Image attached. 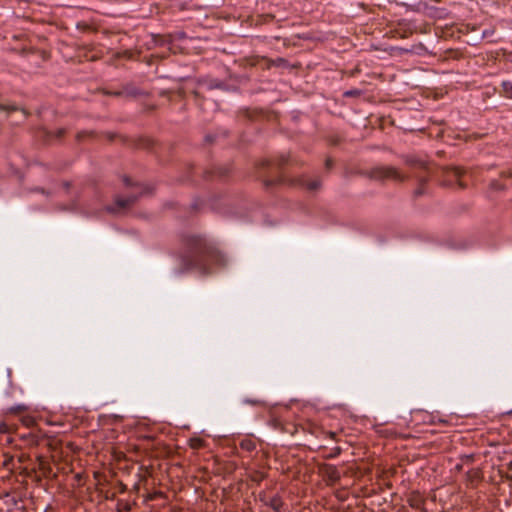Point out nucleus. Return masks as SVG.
I'll list each match as a JSON object with an SVG mask.
<instances>
[{"mask_svg": "<svg viewBox=\"0 0 512 512\" xmlns=\"http://www.w3.org/2000/svg\"><path fill=\"white\" fill-rule=\"evenodd\" d=\"M299 184L303 187H305L307 190L313 192L317 191L320 186V180L319 179H311L308 176H303L298 180Z\"/></svg>", "mask_w": 512, "mask_h": 512, "instance_id": "nucleus-4", "label": "nucleus"}, {"mask_svg": "<svg viewBox=\"0 0 512 512\" xmlns=\"http://www.w3.org/2000/svg\"><path fill=\"white\" fill-rule=\"evenodd\" d=\"M243 403L251 404V405H257L259 403L258 400H251V399H244Z\"/></svg>", "mask_w": 512, "mask_h": 512, "instance_id": "nucleus-11", "label": "nucleus"}, {"mask_svg": "<svg viewBox=\"0 0 512 512\" xmlns=\"http://www.w3.org/2000/svg\"><path fill=\"white\" fill-rule=\"evenodd\" d=\"M266 505H268L274 511L280 512L283 506V502L279 496H273L266 502Z\"/></svg>", "mask_w": 512, "mask_h": 512, "instance_id": "nucleus-6", "label": "nucleus"}, {"mask_svg": "<svg viewBox=\"0 0 512 512\" xmlns=\"http://www.w3.org/2000/svg\"><path fill=\"white\" fill-rule=\"evenodd\" d=\"M124 183L126 186H133L132 181L128 177L124 178Z\"/></svg>", "mask_w": 512, "mask_h": 512, "instance_id": "nucleus-13", "label": "nucleus"}, {"mask_svg": "<svg viewBox=\"0 0 512 512\" xmlns=\"http://www.w3.org/2000/svg\"><path fill=\"white\" fill-rule=\"evenodd\" d=\"M374 177L378 179H394L402 181L404 177L394 167H381L374 172Z\"/></svg>", "mask_w": 512, "mask_h": 512, "instance_id": "nucleus-3", "label": "nucleus"}, {"mask_svg": "<svg viewBox=\"0 0 512 512\" xmlns=\"http://www.w3.org/2000/svg\"><path fill=\"white\" fill-rule=\"evenodd\" d=\"M137 200V195L131 194L127 197H117L112 206H108L107 210L111 213H121Z\"/></svg>", "mask_w": 512, "mask_h": 512, "instance_id": "nucleus-2", "label": "nucleus"}, {"mask_svg": "<svg viewBox=\"0 0 512 512\" xmlns=\"http://www.w3.org/2000/svg\"><path fill=\"white\" fill-rule=\"evenodd\" d=\"M325 165L327 169H330L332 167V161L330 159H327Z\"/></svg>", "mask_w": 512, "mask_h": 512, "instance_id": "nucleus-14", "label": "nucleus"}, {"mask_svg": "<svg viewBox=\"0 0 512 512\" xmlns=\"http://www.w3.org/2000/svg\"><path fill=\"white\" fill-rule=\"evenodd\" d=\"M69 210L77 211L78 210L77 204L76 203L72 204V206H71V208Z\"/></svg>", "mask_w": 512, "mask_h": 512, "instance_id": "nucleus-15", "label": "nucleus"}, {"mask_svg": "<svg viewBox=\"0 0 512 512\" xmlns=\"http://www.w3.org/2000/svg\"><path fill=\"white\" fill-rule=\"evenodd\" d=\"M191 446L193 448H199L202 446V440L201 439H192L191 440Z\"/></svg>", "mask_w": 512, "mask_h": 512, "instance_id": "nucleus-9", "label": "nucleus"}, {"mask_svg": "<svg viewBox=\"0 0 512 512\" xmlns=\"http://www.w3.org/2000/svg\"><path fill=\"white\" fill-rule=\"evenodd\" d=\"M423 193H424V191L422 190V188H418V189L416 190V194H417V195H421V194H423Z\"/></svg>", "mask_w": 512, "mask_h": 512, "instance_id": "nucleus-16", "label": "nucleus"}, {"mask_svg": "<svg viewBox=\"0 0 512 512\" xmlns=\"http://www.w3.org/2000/svg\"><path fill=\"white\" fill-rule=\"evenodd\" d=\"M420 167H424V163L423 162H418Z\"/></svg>", "mask_w": 512, "mask_h": 512, "instance_id": "nucleus-17", "label": "nucleus"}, {"mask_svg": "<svg viewBox=\"0 0 512 512\" xmlns=\"http://www.w3.org/2000/svg\"><path fill=\"white\" fill-rule=\"evenodd\" d=\"M26 407L24 405H17L16 407L12 408V411H23Z\"/></svg>", "mask_w": 512, "mask_h": 512, "instance_id": "nucleus-12", "label": "nucleus"}, {"mask_svg": "<svg viewBox=\"0 0 512 512\" xmlns=\"http://www.w3.org/2000/svg\"><path fill=\"white\" fill-rule=\"evenodd\" d=\"M501 86L505 97L512 99V80L502 81Z\"/></svg>", "mask_w": 512, "mask_h": 512, "instance_id": "nucleus-7", "label": "nucleus"}, {"mask_svg": "<svg viewBox=\"0 0 512 512\" xmlns=\"http://www.w3.org/2000/svg\"><path fill=\"white\" fill-rule=\"evenodd\" d=\"M463 173H464V171L459 167H455L452 169V174L457 179H459L463 175Z\"/></svg>", "mask_w": 512, "mask_h": 512, "instance_id": "nucleus-8", "label": "nucleus"}, {"mask_svg": "<svg viewBox=\"0 0 512 512\" xmlns=\"http://www.w3.org/2000/svg\"><path fill=\"white\" fill-rule=\"evenodd\" d=\"M460 187H464V184L459 180Z\"/></svg>", "mask_w": 512, "mask_h": 512, "instance_id": "nucleus-18", "label": "nucleus"}, {"mask_svg": "<svg viewBox=\"0 0 512 512\" xmlns=\"http://www.w3.org/2000/svg\"><path fill=\"white\" fill-rule=\"evenodd\" d=\"M179 258L184 271L200 275H209L215 268L228 264L227 257L217 248L215 241L198 233H189L182 237Z\"/></svg>", "mask_w": 512, "mask_h": 512, "instance_id": "nucleus-1", "label": "nucleus"}, {"mask_svg": "<svg viewBox=\"0 0 512 512\" xmlns=\"http://www.w3.org/2000/svg\"><path fill=\"white\" fill-rule=\"evenodd\" d=\"M278 181H281L280 179H275V180H269V179H264L263 180V183L266 187H269V186H272L274 185L276 182Z\"/></svg>", "mask_w": 512, "mask_h": 512, "instance_id": "nucleus-10", "label": "nucleus"}, {"mask_svg": "<svg viewBox=\"0 0 512 512\" xmlns=\"http://www.w3.org/2000/svg\"><path fill=\"white\" fill-rule=\"evenodd\" d=\"M289 162V157L286 155H281L279 158H277L274 162H270L268 160H264L262 162L263 167L272 168V169H279L281 166Z\"/></svg>", "mask_w": 512, "mask_h": 512, "instance_id": "nucleus-5", "label": "nucleus"}]
</instances>
